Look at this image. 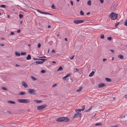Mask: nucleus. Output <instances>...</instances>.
I'll return each instance as SVG.
<instances>
[{
	"label": "nucleus",
	"mask_w": 127,
	"mask_h": 127,
	"mask_svg": "<svg viewBox=\"0 0 127 127\" xmlns=\"http://www.w3.org/2000/svg\"><path fill=\"white\" fill-rule=\"evenodd\" d=\"M118 14L112 12L110 14L109 17L112 20H115L117 19L118 17Z\"/></svg>",
	"instance_id": "nucleus-1"
},
{
	"label": "nucleus",
	"mask_w": 127,
	"mask_h": 127,
	"mask_svg": "<svg viewBox=\"0 0 127 127\" xmlns=\"http://www.w3.org/2000/svg\"><path fill=\"white\" fill-rule=\"evenodd\" d=\"M105 86V84L103 83L99 84L98 85V87L99 88L103 87Z\"/></svg>",
	"instance_id": "nucleus-8"
},
{
	"label": "nucleus",
	"mask_w": 127,
	"mask_h": 127,
	"mask_svg": "<svg viewBox=\"0 0 127 127\" xmlns=\"http://www.w3.org/2000/svg\"><path fill=\"white\" fill-rule=\"evenodd\" d=\"M94 71H92L89 74V76L90 77H92L94 75Z\"/></svg>",
	"instance_id": "nucleus-15"
},
{
	"label": "nucleus",
	"mask_w": 127,
	"mask_h": 127,
	"mask_svg": "<svg viewBox=\"0 0 127 127\" xmlns=\"http://www.w3.org/2000/svg\"><path fill=\"white\" fill-rule=\"evenodd\" d=\"M31 78L33 80V81H35V80H36L37 79L35 78L34 77L32 76H31Z\"/></svg>",
	"instance_id": "nucleus-24"
},
{
	"label": "nucleus",
	"mask_w": 127,
	"mask_h": 127,
	"mask_svg": "<svg viewBox=\"0 0 127 127\" xmlns=\"http://www.w3.org/2000/svg\"><path fill=\"white\" fill-rule=\"evenodd\" d=\"M89 111H90L89 110V109H88L87 110H85V112H89Z\"/></svg>",
	"instance_id": "nucleus-48"
},
{
	"label": "nucleus",
	"mask_w": 127,
	"mask_h": 127,
	"mask_svg": "<svg viewBox=\"0 0 127 127\" xmlns=\"http://www.w3.org/2000/svg\"><path fill=\"white\" fill-rule=\"evenodd\" d=\"M19 17L20 19L21 18L23 17V15L21 14H19Z\"/></svg>",
	"instance_id": "nucleus-37"
},
{
	"label": "nucleus",
	"mask_w": 127,
	"mask_h": 127,
	"mask_svg": "<svg viewBox=\"0 0 127 127\" xmlns=\"http://www.w3.org/2000/svg\"><path fill=\"white\" fill-rule=\"evenodd\" d=\"M57 84H54V85H53L52 86V87H55L56 86H57Z\"/></svg>",
	"instance_id": "nucleus-40"
},
{
	"label": "nucleus",
	"mask_w": 127,
	"mask_h": 127,
	"mask_svg": "<svg viewBox=\"0 0 127 127\" xmlns=\"http://www.w3.org/2000/svg\"><path fill=\"white\" fill-rule=\"evenodd\" d=\"M33 59L34 60H38V59H37V58H33Z\"/></svg>",
	"instance_id": "nucleus-51"
},
{
	"label": "nucleus",
	"mask_w": 127,
	"mask_h": 127,
	"mask_svg": "<svg viewBox=\"0 0 127 127\" xmlns=\"http://www.w3.org/2000/svg\"><path fill=\"white\" fill-rule=\"evenodd\" d=\"M18 101L19 103H27L30 102V101L28 99H21L18 100Z\"/></svg>",
	"instance_id": "nucleus-2"
},
{
	"label": "nucleus",
	"mask_w": 127,
	"mask_h": 127,
	"mask_svg": "<svg viewBox=\"0 0 127 127\" xmlns=\"http://www.w3.org/2000/svg\"><path fill=\"white\" fill-rule=\"evenodd\" d=\"M83 89V87L82 86L80 87L78 89H77L76 90V91L78 92H79L81 91Z\"/></svg>",
	"instance_id": "nucleus-13"
},
{
	"label": "nucleus",
	"mask_w": 127,
	"mask_h": 127,
	"mask_svg": "<svg viewBox=\"0 0 127 127\" xmlns=\"http://www.w3.org/2000/svg\"><path fill=\"white\" fill-rule=\"evenodd\" d=\"M114 57H112V60H114Z\"/></svg>",
	"instance_id": "nucleus-63"
},
{
	"label": "nucleus",
	"mask_w": 127,
	"mask_h": 127,
	"mask_svg": "<svg viewBox=\"0 0 127 127\" xmlns=\"http://www.w3.org/2000/svg\"><path fill=\"white\" fill-rule=\"evenodd\" d=\"M46 72L44 70H42L41 71V72L42 73H44Z\"/></svg>",
	"instance_id": "nucleus-38"
},
{
	"label": "nucleus",
	"mask_w": 127,
	"mask_h": 127,
	"mask_svg": "<svg viewBox=\"0 0 127 127\" xmlns=\"http://www.w3.org/2000/svg\"><path fill=\"white\" fill-rule=\"evenodd\" d=\"M82 111H83V110H82V109H78L77 110H75V111L76 112H77V111H79V112H81Z\"/></svg>",
	"instance_id": "nucleus-30"
},
{
	"label": "nucleus",
	"mask_w": 127,
	"mask_h": 127,
	"mask_svg": "<svg viewBox=\"0 0 127 127\" xmlns=\"http://www.w3.org/2000/svg\"><path fill=\"white\" fill-rule=\"evenodd\" d=\"M87 4L90 5H91V1L90 0H89L87 2Z\"/></svg>",
	"instance_id": "nucleus-29"
},
{
	"label": "nucleus",
	"mask_w": 127,
	"mask_h": 127,
	"mask_svg": "<svg viewBox=\"0 0 127 127\" xmlns=\"http://www.w3.org/2000/svg\"><path fill=\"white\" fill-rule=\"evenodd\" d=\"M41 45L40 43H39L38 45V48H40V47Z\"/></svg>",
	"instance_id": "nucleus-42"
},
{
	"label": "nucleus",
	"mask_w": 127,
	"mask_h": 127,
	"mask_svg": "<svg viewBox=\"0 0 127 127\" xmlns=\"http://www.w3.org/2000/svg\"><path fill=\"white\" fill-rule=\"evenodd\" d=\"M31 56H30V55L29 54L28 55L27 57H26V59L27 60H30L31 59Z\"/></svg>",
	"instance_id": "nucleus-16"
},
{
	"label": "nucleus",
	"mask_w": 127,
	"mask_h": 127,
	"mask_svg": "<svg viewBox=\"0 0 127 127\" xmlns=\"http://www.w3.org/2000/svg\"><path fill=\"white\" fill-rule=\"evenodd\" d=\"M34 101L36 102H37V103H40L42 102V101L41 100H34Z\"/></svg>",
	"instance_id": "nucleus-18"
},
{
	"label": "nucleus",
	"mask_w": 127,
	"mask_h": 127,
	"mask_svg": "<svg viewBox=\"0 0 127 127\" xmlns=\"http://www.w3.org/2000/svg\"><path fill=\"white\" fill-rule=\"evenodd\" d=\"M47 59H38V60H41L42 61H41V62H43V63H44V61L46 60Z\"/></svg>",
	"instance_id": "nucleus-25"
},
{
	"label": "nucleus",
	"mask_w": 127,
	"mask_h": 127,
	"mask_svg": "<svg viewBox=\"0 0 127 127\" xmlns=\"http://www.w3.org/2000/svg\"><path fill=\"white\" fill-rule=\"evenodd\" d=\"M55 52V51L54 50H53L52 51V53H54Z\"/></svg>",
	"instance_id": "nucleus-58"
},
{
	"label": "nucleus",
	"mask_w": 127,
	"mask_h": 127,
	"mask_svg": "<svg viewBox=\"0 0 127 127\" xmlns=\"http://www.w3.org/2000/svg\"><path fill=\"white\" fill-rule=\"evenodd\" d=\"M14 32H11L10 35H14Z\"/></svg>",
	"instance_id": "nucleus-43"
},
{
	"label": "nucleus",
	"mask_w": 127,
	"mask_h": 127,
	"mask_svg": "<svg viewBox=\"0 0 127 127\" xmlns=\"http://www.w3.org/2000/svg\"><path fill=\"white\" fill-rule=\"evenodd\" d=\"M0 7L5 8L6 7V6L4 4H2L0 6Z\"/></svg>",
	"instance_id": "nucleus-31"
},
{
	"label": "nucleus",
	"mask_w": 127,
	"mask_h": 127,
	"mask_svg": "<svg viewBox=\"0 0 127 127\" xmlns=\"http://www.w3.org/2000/svg\"><path fill=\"white\" fill-rule=\"evenodd\" d=\"M22 86H24V87L25 88L27 87H28V86L27 84L24 81H22Z\"/></svg>",
	"instance_id": "nucleus-11"
},
{
	"label": "nucleus",
	"mask_w": 127,
	"mask_h": 127,
	"mask_svg": "<svg viewBox=\"0 0 127 127\" xmlns=\"http://www.w3.org/2000/svg\"><path fill=\"white\" fill-rule=\"evenodd\" d=\"M84 21L83 20H77L74 21V22L76 24H78L80 23H82L84 22Z\"/></svg>",
	"instance_id": "nucleus-6"
},
{
	"label": "nucleus",
	"mask_w": 127,
	"mask_h": 127,
	"mask_svg": "<svg viewBox=\"0 0 127 127\" xmlns=\"http://www.w3.org/2000/svg\"><path fill=\"white\" fill-rule=\"evenodd\" d=\"M36 10L38 12L42 14H48V15H52V14L51 13H48V12L42 11L39 9H37V10Z\"/></svg>",
	"instance_id": "nucleus-5"
},
{
	"label": "nucleus",
	"mask_w": 127,
	"mask_h": 127,
	"mask_svg": "<svg viewBox=\"0 0 127 127\" xmlns=\"http://www.w3.org/2000/svg\"><path fill=\"white\" fill-rule=\"evenodd\" d=\"M69 119L67 117H64L63 119V122H67L69 121Z\"/></svg>",
	"instance_id": "nucleus-9"
},
{
	"label": "nucleus",
	"mask_w": 127,
	"mask_h": 127,
	"mask_svg": "<svg viewBox=\"0 0 127 127\" xmlns=\"http://www.w3.org/2000/svg\"><path fill=\"white\" fill-rule=\"evenodd\" d=\"M26 54V52H21V55L22 56L23 55H25Z\"/></svg>",
	"instance_id": "nucleus-22"
},
{
	"label": "nucleus",
	"mask_w": 127,
	"mask_h": 127,
	"mask_svg": "<svg viewBox=\"0 0 127 127\" xmlns=\"http://www.w3.org/2000/svg\"><path fill=\"white\" fill-rule=\"evenodd\" d=\"M80 14L81 15L83 16L84 15V12L82 10H81L80 12Z\"/></svg>",
	"instance_id": "nucleus-27"
},
{
	"label": "nucleus",
	"mask_w": 127,
	"mask_h": 127,
	"mask_svg": "<svg viewBox=\"0 0 127 127\" xmlns=\"http://www.w3.org/2000/svg\"><path fill=\"white\" fill-rule=\"evenodd\" d=\"M85 105H83L82 107V110H83V111L84 110L85 108Z\"/></svg>",
	"instance_id": "nucleus-44"
},
{
	"label": "nucleus",
	"mask_w": 127,
	"mask_h": 127,
	"mask_svg": "<svg viewBox=\"0 0 127 127\" xmlns=\"http://www.w3.org/2000/svg\"><path fill=\"white\" fill-rule=\"evenodd\" d=\"M64 118V117H60L58 118L56 121L58 122H63V119Z\"/></svg>",
	"instance_id": "nucleus-7"
},
{
	"label": "nucleus",
	"mask_w": 127,
	"mask_h": 127,
	"mask_svg": "<svg viewBox=\"0 0 127 127\" xmlns=\"http://www.w3.org/2000/svg\"><path fill=\"white\" fill-rule=\"evenodd\" d=\"M46 106L47 105L46 104L42 105L39 106H37V109L39 110H42L44 108H45Z\"/></svg>",
	"instance_id": "nucleus-4"
},
{
	"label": "nucleus",
	"mask_w": 127,
	"mask_h": 127,
	"mask_svg": "<svg viewBox=\"0 0 127 127\" xmlns=\"http://www.w3.org/2000/svg\"><path fill=\"white\" fill-rule=\"evenodd\" d=\"M100 37L102 39H103L104 37V35L103 34H101L100 35Z\"/></svg>",
	"instance_id": "nucleus-35"
},
{
	"label": "nucleus",
	"mask_w": 127,
	"mask_h": 127,
	"mask_svg": "<svg viewBox=\"0 0 127 127\" xmlns=\"http://www.w3.org/2000/svg\"><path fill=\"white\" fill-rule=\"evenodd\" d=\"M26 94V93L25 92H21L20 93H19V95H24Z\"/></svg>",
	"instance_id": "nucleus-26"
},
{
	"label": "nucleus",
	"mask_w": 127,
	"mask_h": 127,
	"mask_svg": "<svg viewBox=\"0 0 127 127\" xmlns=\"http://www.w3.org/2000/svg\"><path fill=\"white\" fill-rule=\"evenodd\" d=\"M64 39L66 41H67V39L66 38H64Z\"/></svg>",
	"instance_id": "nucleus-60"
},
{
	"label": "nucleus",
	"mask_w": 127,
	"mask_h": 127,
	"mask_svg": "<svg viewBox=\"0 0 127 127\" xmlns=\"http://www.w3.org/2000/svg\"><path fill=\"white\" fill-rule=\"evenodd\" d=\"M4 44H3L1 43V44H0V46H4Z\"/></svg>",
	"instance_id": "nucleus-53"
},
{
	"label": "nucleus",
	"mask_w": 127,
	"mask_h": 127,
	"mask_svg": "<svg viewBox=\"0 0 127 127\" xmlns=\"http://www.w3.org/2000/svg\"><path fill=\"white\" fill-rule=\"evenodd\" d=\"M52 63H56V62H55V61H53L52 62Z\"/></svg>",
	"instance_id": "nucleus-61"
},
{
	"label": "nucleus",
	"mask_w": 127,
	"mask_h": 127,
	"mask_svg": "<svg viewBox=\"0 0 127 127\" xmlns=\"http://www.w3.org/2000/svg\"><path fill=\"white\" fill-rule=\"evenodd\" d=\"M1 89L2 90H5L6 91H7V89L6 88L4 87H2L1 88Z\"/></svg>",
	"instance_id": "nucleus-32"
},
{
	"label": "nucleus",
	"mask_w": 127,
	"mask_h": 127,
	"mask_svg": "<svg viewBox=\"0 0 127 127\" xmlns=\"http://www.w3.org/2000/svg\"><path fill=\"white\" fill-rule=\"evenodd\" d=\"M125 25L127 26V19H126L124 24Z\"/></svg>",
	"instance_id": "nucleus-33"
},
{
	"label": "nucleus",
	"mask_w": 127,
	"mask_h": 127,
	"mask_svg": "<svg viewBox=\"0 0 127 127\" xmlns=\"http://www.w3.org/2000/svg\"><path fill=\"white\" fill-rule=\"evenodd\" d=\"M78 116H79V117H81L82 116L81 113H80L79 112H78Z\"/></svg>",
	"instance_id": "nucleus-41"
},
{
	"label": "nucleus",
	"mask_w": 127,
	"mask_h": 127,
	"mask_svg": "<svg viewBox=\"0 0 127 127\" xmlns=\"http://www.w3.org/2000/svg\"><path fill=\"white\" fill-rule=\"evenodd\" d=\"M118 125H116L115 126H112V127H118Z\"/></svg>",
	"instance_id": "nucleus-52"
},
{
	"label": "nucleus",
	"mask_w": 127,
	"mask_h": 127,
	"mask_svg": "<svg viewBox=\"0 0 127 127\" xmlns=\"http://www.w3.org/2000/svg\"><path fill=\"white\" fill-rule=\"evenodd\" d=\"M20 31H20V30H18L17 31V32L18 33H20Z\"/></svg>",
	"instance_id": "nucleus-47"
},
{
	"label": "nucleus",
	"mask_w": 127,
	"mask_h": 127,
	"mask_svg": "<svg viewBox=\"0 0 127 127\" xmlns=\"http://www.w3.org/2000/svg\"><path fill=\"white\" fill-rule=\"evenodd\" d=\"M105 79L108 82H110L111 81V80L110 79L108 78H106Z\"/></svg>",
	"instance_id": "nucleus-20"
},
{
	"label": "nucleus",
	"mask_w": 127,
	"mask_h": 127,
	"mask_svg": "<svg viewBox=\"0 0 127 127\" xmlns=\"http://www.w3.org/2000/svg\"><path fill=\"white\" fill-rule=\"evenodd\" d=\"M35 63L37 64H41L43 63V62H41V61H36Z\"/></svg>",
	"instance_id": "nucleus-14"
},
{
	"label": "nucleus",
	"mask_w": 127,
	"mask_h": 127,
	"mask_svg": "<svg viewBox=\"0 0 127 127\" xmlns=\"http://www.w3.org/2000/svg\"><path fill=\"white\" fill-rule=\"evenodd\" d=\"M7 112L8 113H9V114H12V113L10 111H9V110L7 111Z\"/></svg>",
	"instance_id": "nucleus-39"
},
{
	"label": "nucleus",
	"mask_w": 127,
	"mask_h": 127,
	"mask_svg": "<svg viewBox=\"0 0 127 127\" xmlns=\"http://www.w3.org/2000/svg\"><path fill=\"white\" fill-rule=\"evenodd\" d=\"M40 57L41 58H46V57L45 56H43L42 57Z\"/></svg>",
	"instance_id": "nucleus-54"
},
{
	"label": "nucleus",
	"mask_w": 127,
	"mask_h": 127,
	"mask_svg": "<svg viewBox=\"0 0 127 127\" xmlns=\"http://www.w3.org/2000/svg\"><path fill=\"white\" fill-rule=\"evenodd\" d=\"M118 25V23H116L115 24V27H116Z\"/></svg>",
	"instance_id": "nucleus-57"
},
{
	"label": "nucleus",
	"mask_w": 127,
	"mask_h": 127,
	"mask_svg": "<svg viewBox=\"0 0 127 127\" xmlns=\"http://www.w3.org/2000/svg\"><path fill=\"white\" fill-rule=\"evenodd\" d=\"M8 103H10L11 104H15V102L11 100L8 101Z\"/></svg>",
	"instance_id": "nucleus-19"
},
{
	"label": "nucleus",
	"mask_w": 127,
	"mask_h": 127,
	"mask_svg": "<svg viewBox=\"0 0 127 127\" xmlns=\"http://www.w3.org/2000/svg\"><path fill=\"white\" fill-rule=\"evenodd\" d=\"M63 69V68L61 66H60L58 68V71H59L60 70H62Z\"/></svg>",
	"instance_id": "nucleus-23"
},
{
	"label": "nucleus",
	"mask_w": 127,
	"mask_h": 127,
	"mask_svg": "<svg viewBox=\"0 0 127 127\" xmlns=\"http://www.w3.org/2000/svg\"><path fill=\"white\" fill-rule=\"evenodd\" d=\"M110 51L111 52H112L113 53H114V51L112 49H110Z\"/></svg>",
	"instance_id": "nucleus-46"
},
{
	"label": "nucleus",
	"mask_w": 127,
	"mask_h": 127,
	"mask_svg": "<svg viewBox=\"0 0 127 127\" xmlns=\"http://www.w3.org/2000/svg\"><path fill=\"white\" fill-rule=\"evenodd\" d=\"M52 9H55V5L54 4H53L52 6Z\"/></svg>",
	"instance_id": "nucleus-36"
},
{
	"label": "nucleus",
	"mask_w": 127,
	"mask_h": 127,
	"mask_svg": "<svg viewBox=\"0 0 127 127\" xmlns=\"http://www.w3.org/2000/svg\"><path fill=\"white\" fill-rule=\"evenodd\" d=\"M74 56H72L70 58V59L71 60H72L73 59Z\"/></svg>",
	"instance_id": "nucleus-45"
},
{
	"label": "nucleus",
	"mask_w": 127,
	"mask_h": 127,
	"mask_svg": "<svg viewBox=\"0 0 127 127\" xmlns=\"http://www.w3.org/2000/svg\"><path fill=\"white\" fill-rule=\"evenodd\" d=\"M70 3H71V4L72 5H73V2L72 1H70Z\"/></svg>",
	"instance_id": "nucleus-49"
},
{
	"label": "nucleus",
	"mask_w": 127,
	"mask_h": 127,
	"mask_svg": "<svg viewBox=\"0 0 127 127\" xmlns=\"http://www.w3.org/2000/svg\"><path fill=\"white\" fill-rule=\"evenodd\" d=\"M36 91L34 89H28V94L33 95H35L36 94Z\"/></svg>",
	"instance_id": "nucleus-3"
},
{
	"label": "nucleus",
	"mask_w": 127,
	"mask_h": 127,
	"mask_svg": "<svg viewBox=\"0 0 127 127\" xmlns=\"http://www.w3.org/2000/svg\"><path fill=\"white\" fill-rule=\"evenodd\" d=\"M107 60V59H103V62L105 61H106Z\"/></svg>",
	"instance_id": "nucleus-55"
},
{
	"label": "nucleus",
	"mask_w": 127,
	"mask_h": 127,
	"mask_svg": "<svg viewBox=\"0 0 127 127\" xmlns=\"http://www.w3.org/2000/svg\"><path fill=\"white\" fill-rule=\"evenodd\" d=\"M127 96V95H125V97L126 99V97Z\"/></svg>",
	"instance_id": "nucleus-64"
},
{
	"label": "nucleus",
	"mask_w": 127,
	"mask_h": 127,
	"mask_svg": "<svg viewBox=\"0 0 127 127\" xmlns=\"http://www.w3.org/2000/svg\"><path fill=\"white\" fill-rule=\"evenodd\" d=\"M107 39L109 41H111L112 39V38L111 37H107Z\"/></svg>",
	"instance_id": "nucleus-34"
},
{
	"label": "nucleus",
	"mask_w": 127,
	"mask_h": 127,
	"mask_svg": "<svg viewBox=\"0 0 127 127\" xmlns=\"http://www.w3.org/2000/svg\"><path fill=\"white\" fill-rule=\"evenodd\" d=\"M76 112V113L75 114H74V116L73 117V119H74L75 118H77L78 116V112Z\"/></svg>",
	"instance_id": "nucleus-12"
},
{
	"label": "nucleus",
	"mask_w": 127,
	"mask_h": 127,
	"mask_svg": "<svg viewBox=\"0 0 127 127\" xmlns=\"http://www.w3.org/2000/svg\"><path fill=\"white\" fill-rule=\"evenodd\" d=\"M101 3H102L103 2V0H99Z\"/></svg>",
	"instance_id": "nucleus-50"
},
{
	"label": "nucleus",
	"mask_w": 127,
	"mask_h": 127,
	"mask_svg": "<svg viewBox=\"0 0 127 127\" xmlns=\"http://www.w3.org/2000/svg\"><path fill=\"white\" fill-rule=\"evenodd\" d=\"M70 75L71 74H67L65 76L63 77L62 79L63 80L65 81L66 80V78L70 76Z\"/></svg>",
	"instance_id": "nucleus-10"
},
{
	"label": "nucleus",
	"mask_w": 127,
	"mask_h": 127,
	"mask_svg": "<svg viewBox=\"0 0 127 127\" xmlns=\"http://www.w3.org/2000/svg\"><path fill=\"white\" fill-rule=\"evenodd\" d=\"M90 12H88V13H86V14H87V15H89L90 14Z\"/></svg>",
	"instance_id": "nucleus-56"
},
{
	"label": "nucleus",
	"mask_w": 127,
	"mask_h": 127,
	"mask_svg": "<svg viewBox=\"0 0 127 127\" xmlns=\"http://www.w3.org/2000/svg\"><path fill=\"white\" fill-rule=\"evenodd\" d=\"M118 57L121 59H123L124 58V56L121 55H119L118 56Z\"/></svg>",
	"instance_id": "nucleus-17"
},
{
	"label": "nucleus",
	"mask_w": 127,
	"mask_h": 127,
	"mask_svg": "<svg viewBox=\"0 0 127 127\" xmlns=\"http://www.w3.org/2000/svg\"><path fill=\"white\" fill-rule=\"evenodd\" d=\"M15 54L16 56H19L20 55V54L19 53L16 52H15Z\"/></svg>",
	"instance_id": "nucleus-21"
},
{
	"label": "nucleus",
	"mask_w": 127,
	"mask_h": 127,
	"mask_svg": "<svg viewBox=\"0 0 127 127\" xmlns=\"http://www.w3.org/2000/svg\"><path fill=\"white\" fill-rule=\"evenodd\" d=\"M20 66V65H18V64H16V66H16V67H17V66Z\"/></svg>",
	"instance_id": "nucleus-59"
},
{
	"label": "nucleus",
	"mask_w": 127,
	"mask_h": 127,
	"mask_svg": "<svg viewBox=\"0 0 127 127\" xmlns=\"http://www.w3.org/2000/svg\"><path fill=\"white\" fill-rule=\"evenodd\" d=\"M48 28H50L51 27V26L50 25H49L48 26Z\"/></svg>",
	"instance_id": "nucleus-62"
},
{
	"label": "nucleus",
	"mask_w": 127,
	"mask_h": 127,
	"mask_svg": "<svg viewBox=\"0 0 127 127\" xmlns=\"http://www.w3.org/2000/svg\"><path fill=\"white\" fill-rule=\"evenodd\" d=\"M102 125V124L100 122H99V123H96L95 124V125L96 126H99V125Z\"/></svg>",
	"instance_id": "nucleus-28"
}]
</instances>
